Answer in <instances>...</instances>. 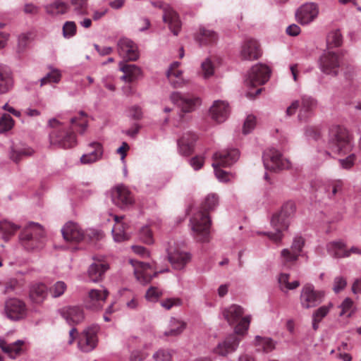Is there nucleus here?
Here are the masks:
<instances>
[{
  "mask_svg": "<svg viewBox=\"0 0 361 361\" xmlns=\"http://www.w3.org/2000/svg\"><path fill=\"white\" fill-rule=\"evenodd\" d=\"M4 312L8 318L19 320L24 318L27 313L25 303L18 298H9L5 302Z\"/></svg>",
  "mask_w": 361,
  "mask_h": 361,
  "instance_id": "f8f14e48",
  "label": "nucleus"
},
{
  "mask_svg": "<svg viewBox=\"0 0 361 361\" xmlns=\"http://www.w3.org/2000/svg\"><path fill=\"white\" fill-rule=\"evenodd\" d=\"M18 228L17 226L9 221H0V233L5 240H7L11 235H13Z\"/></svg>",
  "mask_w": 361,
  "mask_h": 361,
  "instance_id": "37998d69",
  "label": "nucleus"
},
{
  "mask_svg": "<svg viewBox=\"0 0 361 361\" xmlns=\"http://www.w3.org/2000/svg\"><path fill=\"white\" fill-rule=\"evenodd\" d=\"M161 307L169 310L173 306H180L182 304L180 298H167L160 302Z\"/></svg>",
  "mask_w": 361,
  "mask_h": 361,
  "instance_id": "4d7b16f0",
  "label": "nucleus"
},
{
  "mask_svg": "<svg viewBox=\"0 0 361 361\" xmlns=\"http://www.w3.org/2000/svg\"><path fill=\"white\" fill-rule=\"evenodd\" d=\"M319 10L315 4L310 3L301 6L297 11V20L302 25H307L313 21L318 16Z\"/></svg>",
  "mask_w": 361,
  "mask_h": 361,
  "instance_id": "5701e85b",
  "label": "nucleus"
},
{
  "mask_svg": "<svg viewBox=\"0 0 361 361\" xmlns=\"http://www.w3.org/2000/svg\"><path fill=\"white\" fill-rule=\"evenodd\" d=\"M263 161L265 168L269 171L287 169L290 167V161L283 158L276 149L271 148L264 153Z\"/></svg>",
  "mask_w": 361,
  "mask_h": 361,
  "instance_id": "6e6552de",
  "label": "nucleus"
},
{
  "mask_svg": "<svg viewBox=\"0 0 361 361\" xmlns=\"http://www.w3.org/2000/svg\"><path fill=\"white\" fill-rule=\"evenodd\" d=\"M130 263L134 268V274L137 279L142 283H147L151 281L154 276L158 274L154 268L148 264L143 263L135 259H130Z\"/></svg>",
  "mask_w": 361,
  "mask_h": 361,
  "instance_id": "dca6fc26",
  "label": "nucleus"
},
{
  "mask_svg": "<svg viewBox=\"0 0 361 361\" xmlns=\"http://www.w3.org/2000/svg\"><path fill=\"white\" fill-rule=\"evenodd\" d=\"M94 259V262L89 268L88 275L92 281L97 282L102 279L104 272L109 269V265L100 259Z\"/></svg>",
  "mask_w": 361,
  "mask_h": 361,
  "instance_id": "c85d7f7f",
  "label": "nucleus"
},
{
  "mask_svg": "<svg viewBox=\"0 0 361 361\" xmlns=\"http://www.w3.org/2000/svg\"><path fill=\"white\" fill-rule=\"evenodd\" d=\"M71 4L77 14H87V0H71Z\"/></svg>",
  "mask_w": 361,
  "mask_h": 361,
  "instance_id": "8fccbe9b",
  "label": "nucleus"
},
{
  "mask_svg": "<svg viewBox=\"0 0 361 361\" xmlns=\"http://www.w3.org/2000/svg\"><path fill=\"white\" fill-rule=\"evenodd\" d=\"M290 275L288 274H281L279 277V283L281 289L284 291L285 290H294L300 286L298 281H294L291 283L289 282Z\"/></svg>",
  "mask_w": 361,
  "mask_h": 361,
  "instance_id": "c03bdc74",
  "label": "nucleus"
},
{
  "mask_svg": "<svg viewBox=\"0 0 361 361\" xmlns=\"http://www.w3.org/2000/svg\"><path fill=\"white\" fill-rule=\"evenodd\" d=\"M317 106V101L309 96L305 95L301 98V107L298 114L300 121H305Z\"/></svg>",
  "mask_w": 361,
  "mask_h": 361,
  "instance_id": "2f4dec72",
  "label": "nucleus"
},
{
  "mask_svg": "<svg viewBox=\"0 0 361 361\" xmlns=\"http://www.w3.org/2000/svg\"><path fill=\"white\" fill-rule=\"evenodd\" d=\"M346 280L343 277H336L334 279V284L333 290L335 293H339L346 286Z\"/></svg>",
  "mask_w": 361,
  "mask_h": 361,
  "instance_id": "0e129e2a",
  "label": "nucleus"
},
{
  "mask_svg": "<svg viewBox=\"0 0 361 361\" xmlns=\"http://www.w3.org/2000/svg\"><path fill=\"white\" fill-rule=\"evenodd\" d=\"M171 329L169 331L165 332L166 336H176L180 334L185 327V324L183 322L173 319L171 321Z\"/></svg>",
  "mask_w": 361,
  "mask_h": 361,
  "instance_id": "49530a36",
  "label": "nucleus"
},
{
  "mask_svg": "<svg viewBox=\"0 0 361 361\" xmlns=\"http://www.w3.org/2000/svg\"><path fill=\"white\" fill-rule=\"evenodd\" d=\"M171 99L184 112L193 111L195 106L200 104V100L198 97L182 94L177 92L171 94Z\"/></svg>",
  "mask_w": 361,
  "mask_h": 361,
  "instance_id": "4be33fe9",
  "label": "nucleus"
},
{
  "mask_svg": "<svg viewBox=\"0 0 361 361\" xmlns=\"http://www.w3.org/2000/svg\"><path fill=\"white\" fill-rule=\"evenodd\" d=\"M62 316L69 324H78L82 322L85 318L83 310L77 306L63 310Z\"/></svg>",
  "mask_w": 361,
  "mask_h": 361,
  "instance_id": "c756f323",
  "label": "nucleus"
},
{
  "mask_svg": "<svg viewBox=\"0 0 361 361\" xmlns=\"http://www.w3.org/2000/svg\"><path fill=\"white\" fill-rule=\"evenodd\" d=\"M140 235L143 242L147 244H151L153 243L152 233L148 226L142 228L140 232Z\"/></svg>",
  "mask_w": 361,
  "mask_h": 361,
  "instance_id": "13d9d810",
  "label": "nucleus"
},
{
  "mask_svg": "<svg viewBox=\"0 0 361 361\" xmlns=\"http://www.w3.org/2000/svg\"><path fill=\"white\" fill-rule=\"evenodd\" d=\"M179 66V62L173 63L167 72L169 82L176 88L180 87L183 84L182 71L178 69Z\"/></svg>",
  "mask_w": 361,
  "mask_h": 361,
  "instance_id": "e433bc0d",
  "label": "nucleus"
},
{
  "mask_svg": "<svg viewBox=\"0 0 361 361\" xmlns=\"http://www.w3.org/2000/svg\"><path fill=\"white\" fill-rule=\"evenodd\" d=\"M14 123V120L9 114H4L0 118V133H5L12 129Z\"/></svg>",
  "mask_w": 361,
  "mask_h": 361,
  "instance_id": "de8ad7c7",
  "label": "nucleus"
},
{
  "mask_svg": "<svg viewBox=\"0 0 361 361\" xmlns=\"http://www.w3.org/2000/svg\"><path fill=\"white\" fill-rule=\"evenodd\" d=\"M256 118L255 116L250 115L247 117L243 128L244 134L249 133L255 126Z\"/></svg>",
  "mask_w": 361,
  "mask_h": 361,
  "instance_id": "052dcab7",
  "label": "nucleus"
},
{
  "mask_svg": "<svg viewBox=\"0 0 361 361\" xmlns=\"http://www.w3.org/2000/svg\"><path fill=\"white\" fill-rule=\"evenodd\" d=\"M271 74L270 68L264 64H257L252 67L248 73L246 83L251 87L262 85L266 83Z\"/></svg>",
  "mask_w": 361,
  "mask_h": 361,
  "instance_id": "9d476101",
  "label": "nucleus"
},
{
  "mask_svg": "<svg viewBox=\"0 0 361 361\" xmlns=\"http://www.w3.org/2000/svg\"><path fill=\"white\" fill-rule=\"evenodd\" d=\"M300 106V102L298 100L293 101L286 110V116L288 117H290L293 116Z\"/></svg>",
  "mask_w": 361,
  "mask_h": 361,
  "instance_id": "69168bd1",
  "label": "nucleus"
},
{
  "mask_svg": "<svg viewBox=\"0 0 361 361\" xmlns=\"http://www.w3.org/2000/svg\"><path fill=\"white\" fill-rule=\"evenodd\" d=\"M120 69L123 73V75L121 78L128 82L136 80L141 73L140 68L133 64L121 63Z\"/></svg>",
  "mask_w": 361,
  "mask_h": 361,
  "instance_id": "f704fd0d",
  "label": "nucleus"
},
{
  "mask_svg": "<svg viewBox=\"0 0 361 361\" xmlns=\"http://www.w3.org/2000/svg\"><path fill=\"white\" fill-rule=\"evenodd\" d=\"M324 297L323 291L317 290L313 285L307 283L302 288L300 302L303 308L310 309L320 304Z\"/></svg>",
  "mask_w": 361,
  "mask_h": 361,
  "instance_id": "1a4fd4ad",
  "label": "nucleus"
},
{
  "mask_svg": "<svg viewBox=\"0 0 361 361\" xmlns=\"http://www.w3.org/2000/svg\"><path fill=\"white\" fill-rule=\"evenodd\" d=\"M34 151L29 147L13 149L11 153V159L18 163L24 157H29L33 154Z\"/></svg>",
  "mask_w": 361,
  "mask_h": 361,
  "instance_id": "a18cd8bd",
  "label": "nucleus"
},
{
  "mask_svg": "<svg viewBox=\"0 0 361 361\" xmlns=\"http://www.w3.org/2000/svg\"><path fill=\"white\" fill-rule=\"evenodd\" d=\"M99 331L97 325H92L85 329L79 336L78 348L83 352L92 350L97 344V334Z\"/></svg>",
  "mask_w": 361,
  "mask_h": 361,
  "instance_id": "ddd939ff",
  "label": "nucleus"
},
{
  "mask_svg": "<svg viewBox=\"0 0 361 361\" xmlns=\"http://www.w3.org/2000/svg\"><path fill=\"white\" fill-rule=\"evenodd\" d=\"M326 249L329 255L336 258L347 257L350 256V252L345 249L342 242H331L326 245Z\"/></svg>",
  "mask_w": 361,
  "mask_h": 361,
  "instance_id": "4c0bfd02",
  "label": "nucleus"
},
{
  "mask_svg": "<svg viewBox=\"0 0 361 361\" xmlns=\"http://www.w3.org/2000/svg\"><path fill=\"white\" fill-rule=\"evenodd\" d=\"M108 295L109 291L106 289L90 290L88 293V298L85 300L86 308L93 311L101 310L103 307Z\"/></svg>",
  "mask_w": 361,
  "mask_h": 361,
  "instance_id": "aec40b11",
  "label": "nucleus"
},
{
  "mask_svg": "<svg viewBox=\"0 0 361 361\" xmlns=\"http://www.w3.org/2000/svg\"><path fill=\"white\" fill-rule=\"evenodd\" d=\"M190 228L195 240L199 242L209 240L212 219L210 215L202 211H197L190 220Z\"/></svg>",
  "mask_w": 361,
  "mask_h": 361,
  "instance_id": "423d86ee",
  "label": "nucleus"
},
{
  "mask_svg": "<svg viewBox=\"0 0 361 361\" xmlns=\"http://www.w3.org/2000/svg\"><path fill=\"white\" fill-rule=\"evenodd\" d=\"M262 54L259 44L257 41L249 39L244 42L241 51V58L244 60H256L258 59Z\"/></svg>",
  "mask_w": 361,
  "mask_h": 361,
  "instance_id": "393cba45",
  "label": "nucleus"
},
{
  "mask_svg": "<svg viewBox=\"0 0 361 361\" xmlns=\"http://www.w3.org/2000/svg\"><path fill=\"white\" fill-rule=\"evenodd\" d=\"M243 314V308L238 305H232L223 312L224 319L230 325H235V333L238 335L246 334L251 322L250 315Z\"/></svg>",
  "mask_w": 361,
  "mask_h": 361,
  "instance_id": "39448f33",
  "label": "nucleus"
},
{
  "mask_svg": "<svg viewBox=\"0 0 361 361\" xmlns=\"http://www.w3.org/2000/svg\"><path fill=\"white\" fill-rule=\"evenodd\" d=\"M328 145L333 152L346 154L353 147L352 135L346 128L335 126L330 131Z\"/></svg>",
  "mask_w": 361,
  "mask_h": 361,
  "instance_id": "7ed1b4c3",
  "label": "nucleus"
},
{
  "mask_svg": "<svg viewBox=\"0 0 361 361\" xmlns=\"http://www.w3.org/2000/svg\"><path fill=\"white\" fill-rule=\"evenodd\" d=\"M113 202L121 208L132 205L134 199L129 189L123 184L117 185L111 190Z\"/></svg>",
  "mask_w": 361,
  "mask_h": 361,
  "instance_id": "4468645a",
  "label": "nucleus"
},
{
  "mask_svg": "<svg viewBox=\"0 0 361 361\" xmlns=\"http://www.w3.org/2000/svg\"><path fill=\"white\" fill-rule=\"evenodd\" d=\"M161 295V292L155 287L149 288L146 293V298L149 301H155Z\"/></svg>",
  "mask_w": 361,
  "mask_h": 361,
  "instance_id": "e2e57ef3",
  "label": "nucleus"
},
{
  "mask_svg": "<svg viewBox=\"0 0 361 361\" xmlns=\"http://www.w3.org/2000/svg\"><path fill=\"white\" fill-rule=\"evenodd\" d=\"M47 295V288L44 283H35L30 288V298L35 303L42 302Z\"/></svg>",
  "mask_w": 361,
  "mask_h": 361,
  "instance_id": "c9c22d12",
  "label": "nucleus"
},
{
  "mask_svg": "<svg viewBox=\"0 0 361 361\" xmlns=\"http://www.w3.org/2000/svg\"><path fill=\"white\" fill-rule=\"evenodd\" d=\"M66 284L63 281H57L50 289V293L53 297H60L66 290Z\"/></svg>",
  "mask_w": 361,
  "mask_h": 361,
  "instance_id": "5fc2aeb1",
  "label": "nucleus"
},
{
  "mask_svg": "<svg viewBox=\"0 0 361 361\" xmlns=\"http://www.w3.org/2000/svg\"><path fill=\"white\" fill-rule=\"evenodd\" d=\"M331 307V304L328 306L324 305L320 307L314 312L313 317L315 318L317 321H322V319L329 313Z\"/></svg>",
  "mask_w": 361,
  "mask_h": 361,
  "instance_id": "bf43d9fd",
  "label": "nucleus"
},
{
  "mask_svg": "<svg viewBox=\"0 0 361 361\" xmlns=\"http://www.w3.org/2000/svg\"><path fill=\"white\" fill-rule=\"evenodd\" d=\"M155 361H171L172 353L168 349H159L153 355Z\"/></svg>",
  "mask_w": 361,
  "mask_h": 361,
  "instance_id": "864d4df0",
  "label": "nucleus"
},
{
  "mask_svg": "<svg viewBox=\"0 0 361 361\" xmlns=\"http://www.w3.org/2000/svg\"><path fill=\"white\" fill-rule=\"evenodd\" d=\"M217 34L205 27H200L199 33L196 36V40L202 45L212 44L217 41Z\"/></svg>",
  "mask_w": 361,
  "mask_h": 361,
  "instance_id": "58836bf2",
  "label": "nucleus"
},
{
  "mask_svg": "<svg viewBox=\"0 0 361 361\" xmlns=\"http://www.w3.org/2000/svg\"><path fill=\"white\" fill-rule=\"evenodd\" d=\"M239 336L235 333L228 336L224 341L218 343L214 349V353L225 357L235 352L240 342Z\"/></svg>",
  "mask_w": 361,
  "mask_h": 361,
  "instance_id": "a211bd4d",
  "label": "nucleus"
},
{
  "mask_svg": "<svg viewBox=\"0 0 361 361\" xmlns=\"http://www.w3.org/2000/svg\"><path fill=\"white\" fill-rule=\"evenodd\" d=\"M154 5L155 6H159L163 8L164 21L168 24L169 29L173 33V35H178L181 27V23L178 13L169 6L164 5L160 2L154 3Z\"/></svg>",
  "mask_w": 361,
  "mask_h": 361,
  "instance_id": "f3484780",
  "label": "nucleus"
},
{
  "mask_svg": "<svg viewBox=\"0 0 361 361\" xmlns=\"http://www.w3.org/2000/svg\"><path fill=\"white\" fill-rule=\"evenodd\" d=\"M76 32V25L73 21H67L63 26V34L65 37H73Z\"/></svg>",
  "mask_w": 361,
  "mask_h": 361,
  "instance_id": "6e6d98bb",
  "label": "nucleus"
},
{
  "mask_svg": "<svg viewBox=\"0 0 361 361\" xmlns=\"http://www.w3.org/2000/svg\"><path fill=\"white\" fill-rule=\"evenodd\" d=\"M240 153L237 149H231L216 152L214 154L212 166L216 178L221 182L230 180L231 174L222 170L221 167L232 165L239 158Z\"/></svg>",
  "mask_w": 361,
  "mask_h": 361,
  "instance_id": "20e7f679",
  "label": "nucleus"
},
{
  "mask_svg": "<svg viewBox=\"0 0 361 361\" xmlns=\"http://www.w3.org/2000/svg\"><path fill=\"white\" fill-rule=\"evenodd\" d=\"M219 204L218 196L215 194H209L202 201L198 211L209 214L214 211Z\"/></svg>",
  "mask_w": 361,
  "mask_h": 361,
  "instance_id": "ea45409f",
  "label": "nucleus"
},
{
  "mask_svg": "<svg viewBox=\"0 0 361 361\" xmlns=\"http://www.w3.org/2000/svg\"><path fill=\"white\" fill-rule=\"evenodd\" d=\"M61 76V73L58 70H53L41 79V85L51 82L57 83L60 81Z\"/></svg>",
  "mask_w": 361,
  "mask_h": 361,
  "instance_id": "603ef678",
  "label": "nucleus"
},
{
  "mask_svg": "<svg viewBox=\"0 0 361 361\" xmlns=\"http://www.w3.org/2000/svg\"><path fill=\"white\" fill-rule=\"evenodd\" d=\"M114 218L115 221L116 222V226L112 230L114 240L116 242H123L127 240L128 239V236L124 232L123 226L120 224L122 219H123V216L115 215Z\"/></svg>",
  "mask_w": 361,
  "mask_h": 361,
  "instance_id": "a19ab883",
  "label": "nucleus"
},
{
  "mask_svg": "<svg viewBox=\"0 0 361 361\" xmlns=\"http://www.w3.org/2000/svg\"><path fill=\"white\" fill-rule=\"evenodd\" d=\"M212 118L216 123H222L229 115L228 104L224 101H216L209 110Z\"/></svg>",
  "mask_w": 361,
  "mask_h": 361,
  "instance_id": "a878e982",
  "label": "nucleus"
},
{
  "mask_svg": "<svg viewBox=\"0 0 361 361\" xmlns=\"http://www.w3.org/2000/svg\"><path fill=\"white\" fill-rule=\"evenodd\" d=\"M197 139V135L192 132H187L178 140V145L181 154L190 155L194 149L195 142Z\"/></svg>",
  "mask_w": 361,
  "mask_h": 361,
  "instance_id": "cd10ccee",
  "label": "nucleus"
},
{
  "mask_svg": "<svg viewBox=\"0 0 361 361\" xmlns=\"http://www.w3.org/2000/svg\"><path fill=\"white\" fill-rule=\"evenodd\" d=\"M341 64V56L334 51L324 53L320 58L322 71L328 75H337Z\"/></svg>",
  "mask_w": 361,
  "mask_h": 361,
  "instance_id": "9b49d317",
  "label": "nucleus"
},
{
  "mask_svg": "<svg viewBox=\"0 0 361 361\" xmlns=\"http://www.w3.org/2000/svg\"><path fill=\"white\" fill-rule=\"evenodd\" d=\"M24 341L20 340L12 343H8L4 340H0L1 349L11 358H15L21 353Z\"/></svg>",
  "mask_w": 361,
  "mask_h": 361,
  "instance_id": "473e14b6",
  "label": "nucleus"
},
{
  "mask_svg": "<svg viewBox=\"0 0 361 361\" xmlns=\"http://www.w3.org/2000/svg\"><path fill=\"white\" fill-rule=\"evenodd\" d=\"M305 240L302 237L294 238L290 249H283L281 252L282 262L285 266H291L297 260L304 246Z\"/></svg>",
  "mask_w": 361,
  "mask_h": 361,
  "instance_id": "2eb2a0df",
  "label": "nucleus"
},
{
  "mask_svg": "<svg viewBox=\"0 0 361 361\" xmlns=\"http://www.w3.org/2000/svg\"><path fill=\"white\" fill-rule=\"evenodd\" d=\"M190 165L193 167L195 170H198L201 169L204 164V159L202 156H196L192 158L190 161Z\"/></svg>",
  "mask_w": 361,
  "mask_h": 361,
  "instance_id": "338daca9",
  "label": "nucleus"
},
{
  "mask_svg": "<svg viewBox=\"0 0 361 361\" xmlns=\"http://www.w3.org/2000/svg\"><path fill=\"white\" fill-rule=\"evenodd\" d=\"M118 52L121 57L127 61H136L139 57L137 45L130 39L122 38L118 42Z\"/></svg>",
  "mask_w": 361,
  "mask_h": 361,
  "instance_id": "412c9836",
  "label": "nucleus"
},
{
  "mask_svg": "<svg viewBox=\"0 0 361 361\" xmlns=\"http://www.w3.org/2000/svg\"><path fill=\"white\" fill-rule=\"evenodd\" d=\"M13 86V79L11 70L4 65H0V94H6Z\"/></svg>",
  "mask_w": 361,
  "mask_h": 361,
  "instance_id": "7c9ffc66",
  "label": "nucleus"
},
{
  "mask_svg": "<svg viewBox=\"0 0 361 361\" xmlns=\"http://www.w3.org/2000/svg\"><path fill=\"white\" fill-rule=\"evenodd\" d=\"M71 126L68 128L59 121L53 118L49 121V126L52 128L49 133V142L51 145L68 149L76 145V135L73 128L78 127L80 133L85 132L87 127V114L80 111L77 116L71 119Z\"/></svg>",
  "mask_w": 361,
  "mask_h": 361,
  "instance_id": "f257e3e1",
  "label": "nucleus"
},
{
  "mask_svg": "<svg viewBox=\"0 0 361 361\" xmlns=\"http://www.w3.org/2000/svg\"><path fill=\"white\" fill-rule=\"evenodd\" d=\"M64 240L70 243H79L84 238V233L78 224L73 222H68L62 230Z\"/></svg>",
  "mask_w": 361,
  "mask_h": 361,
  "instance_id": "b1692460",
  "label": "nucleus"
},
{
  "mask_svg": "<svg viewBox=\"0 0 361 361\" xmlns=\"http://www.w3.org/2000/svg\"><path fill=\"white\" fill-rule=\"evenodd\" d=\"M44 9L48 15L56 16L66 13L69 10V6L66 2L56 0L44 6Z\"/></svg>",
  "mask_w": 361,
  "mask_h": 361,
  "instance_id": "72a5a7b5",
  "label": "nucleus"
},
{
  "mask_svg": "<svg viewBox=\"0 0 361 361\" xmlns=\"http://www.w3.org/2000/svg\"><path fill=\"white\" fill-rule=\"evenodd\" d=\"M44 232L39 224H30L20 233V240L27 250H34L42 246Z\"/></svg>",
  "mask_w": 361,
  "mask_h": 361,
  "instance_id": "0eeeda50",
  "label": "nucleus"
},
{
  "mask_svg": "<svg viewBox=\"0 0 361 361\" xmlns=\"http://www.w3.org/2000/svg\"><path fill=\"white\" fill-rule=\"evenodd\" d=\"M355 159L356 156L354 154H351L345 159H339V163L342 168L349 169L354 165Z\"/></svg>",
  "mask_w": 361,
  "mask_h": 361,
  "instance_id": "680f3d73",
  "label": "nucleus"
},
{
  "mask_svg": "<svg viewBox=\"0 0 361 361\" xmlns=\"http://www.w3.org/2000/svg\"><path fill=\"white\" fill-rule=\"evenodd\" d=\"M295 212V204L293 202L285 203L281 211L273 215L271 225L275 229V233H264L269 238L276 243H279L283 238V231H286L290 225V219Z\"/></svg>",
  "mask_w": 361,
  "mask_h": 361,
  "instance_id": "f03ea898",
  "label": "nucleus"
},
{
  "mask_svg": "<svg viewBox=\"0 0 361 361\" xmlns=\"http://www.w3.org/2000/svg\"><path fill=\"white\" fill-rule=\"evenodd\" d=\"M327 44L329 47H339L342 44V35L339 30L331 32L327 36Z\"/></svg>",
  "mask_w": 361,
  "mask_h": 361,
  "instance_id": "09e8293b",
  "label": "nucleus"
},
{
  "mask_svg": "<svg viewBox=\"0 0 361 361\" xmlns=\"http://www.w3.org/2000/svg\"><path fill=\"white\" fill-rule=\"evenodd\" d=\"M201 68H202V71L203 75L205 78H207L212 76L214 72V64H213L212 58H211V57L207 58L202 63Z\"/></svg>",
  "mask_w": 361,
  "mask_h": 361,
  "instance_id": "3c124183",
  "label": "nucleus"
},
{
  "mask_svg": "<svg viewBox=\"0 0 361 361\" xmlns=\"http://www.w3.org/2000/svg\"><path fill=\"white\" fill-rule=\"evenodd\" d=\"M169 261L176 269H182L190 260L189 253L181 250L176 246L170 245L167 249Z\"/></svg>",
  "mask_w": 361,
  "mask_h": 361,
  "instance_id": "6ab92c4d",
  "label": "nucleus"
},
{
  "mask_svg": "<svg viewBox=\"0 0 361 361\" xmlns=\"http://www.w3.org/2000/svg\"><path fill=\"white\" fill-rule=\"evenodd\" d=\"M255 340L257 351L269 353L273 350L275 348V344L273 340L269 338L257 336Z\"/></svg>",
  "mask_w": 361,
  "mask_h": 361,
  "instance_id": "79ce46f5",
  "label": "nucleus"
},
{
  "mask_svg": "<svg viewBox=\"0 0 361 361\" xmlns=\"http://www.w3.org/2000/svg\"><path fill=\"white\" fill-rule=\"evenodd\" d=\"M102 145L99 142H92L88 145L87 152L80 157V162L82 164L94 163L102 158Z\"/></svg>",
  "mask_w": 361,
  "mask_h": 361,
  "instance_id": "bb28decb",
  "label": "nucleus"
},
{
  "mask_svg": "<svg viewBox=\"0 0 361 361\" xmlns=\"http://www.w3.org/2000/svg\"><path fill=\"white\" fill-rule=\"evenodd\" d=\"M147 355L140 350H134L131 353L130 361H143Z\"/></svg>",
  "mask_w": 361,
  "mask_h": 361,
  "instance_id": "774afa93",
  "label": "nucleus"
}]
</instances>
